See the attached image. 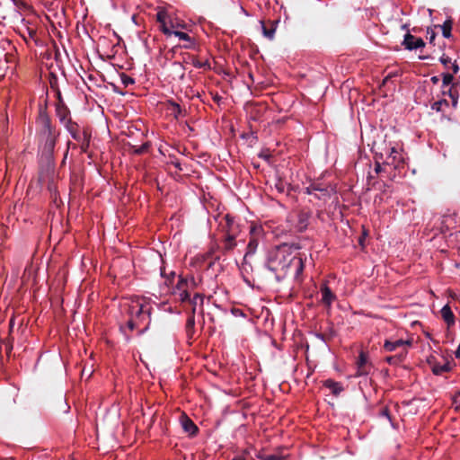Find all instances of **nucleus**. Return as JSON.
Wrapping results in <instances>:
<instances>
[{
    "label": "nucleus",
    "instance_id": "obj_6",
    "mask_svg": "<svg viewBox=\"0 0 460 460\" xmlns=\"http://www.w3.org/2000/svg\"><path fill=\"white\" fill-rule=\"evenodd\" d=\"M311 190H314V196L318 199L326 200L335 193V189L332 186H325L319 182L311 183Z\"/></svg>",
    "mask_w": 460,
    "mask_h": 460
},
{
    "label": "nucleus",
    "instance_id": "obj_4",
    "mask_svg": "<svg viewBox=\"0 0 460 460\" xmlns=\"http://www.w3.org/2000/svg\"><path fill=\"white\" fill-rule=\"evenodd\" d=\"M151 309L149 303L138 297L132 299L128 305V314L129 317L138 322L139 325L145 321H148L145 328L139 332V334L144 333L149 327Z\"/></svg>",
    "mask_w": 460,
    "mask_h": 460
},
{
    "label": "nucleus",
    "instance_id": "obj_54",
    "mask_svg": "<svg viewBox=\"0 0 460 460\" xmlns=\"http://www.w3.org/2000/svg\"><path fill=\"white\" fill-rule=\"evenodd\" d=\"M276 187L278 188V190L279 191H284V187H283L282 183L277 184Z\"/></svg>",
    "mask_w": 460,
    "mask_h": 460
},
{
    "label": "nucleus",
    "instance_id": "obj_31",
    "mask_svg": "<svg viewBox=\"0 0 460 460\" xmlns=\"http://www.w3.org/2000/svg\"><path fill=\"white\" fill-rule=\"evenodd\" d=\"M448 106V102L446 100V99H442V100H439L438 102H435L431 108L432 110H435L437 111H442V106Z\"/></svg>",
    "mask_w": 460,
    "mask_h": 460
},
{
    "label": "nucleus",
    "instance_id": "obj_5",
    "mask_svg": "<svg viewBox=\"0 0 460 460\" xmlns=\"http://www.w3.org/2000/svg\"><path fill=\"white\" fill-rule=\"evenodd\" d=\"M198 300H199L200 305H203V296L201 294H195L192 299L189 301L192 305L191 313L189 315L186 323V333L189 339H192L194 332H195V311H196V305L198 303Z\"/></svg>",
    "mask_w": 460,
    "mask_h": 460
},
{
    "label": "nucleus",
    "instance_id": "obj_44",
    "mask_svg": "<svg viewBox=\"0 0 460 460\" xmlns=\"http://www.w3.org/2000/svg\"><path fill=\"white\" fill-rule=\"evenodd\" d=\"M451 68H452V71H453L454 74H456L459 71V66L456 64V62L452 64Z\"/></svg>",
    "mask_w": 460,
    "mask_h": 460
},
{
    "label": "nucleus",
    "instance_id": "obj_24",
    "mask_svg": "<svg viewBox=\"0 0 460 460\" xmlns=\"http://www.w3.org/2000/svg\"><path fill=\"white\" fill-rule=\"evenodd\" d=\"M452 24L453 22L450 19H448L445 21L444 23L440 26L443 37L447 39H449L451 37Z\"/></svg>",
    "mask_w": 460,
    "mask_h": 460
},
{
    "label": "nucleus",
    "instance_id": "obj_52",
    "mask_svg": "<svg viewBox=\"0 0 460 460\" xmlns=\"http://www.w3.org/2000/svg\"><path fill=\"white\" fill-rule=\"evenodd\" d=\"M430 80L433 84H438L439 81L438 76H432Z\"/></svg>",
    "mask_w": 460,
    "mask_h": 460
},
{
    "label": "nucleus",
    "instance_id": "obj_3",
    "mask_svg": "<svg viewBox=\"0 0 460 460\" xmlns=\"http://www.w3.org/2000/svg\"><path fill=\"white\" fill-rule=\"evenodd\" d=\"M40 121L42 125L41 136L44 140L41 147V154L48 162H50L53 160L54 148L58 134L51 126L50 119L47 114L41 112L40 114Z\"/></svg>",
    "mask_w": 460,
    "mask_h": 460
},
{
    "label": "nucleus",
    "instance_id": "obj_22",
    "mask_svg": "<svg viewBox=\"0 0 460 460\" xmlns=\"http://www.w3.org/2000/svg\"><path fill=\"white\" fill-rule=\"evenodd\" d=\"M258 245H259L258 239L255 238L254 236H252L247 244V252L244 255V259H246L247 256H249V255L254 254L257 250Z\"/></svg>",
    "mask_w": 460,
    "mask_h": 460
},
{
    "label": "nucleus",
    "instance_id": "obj_8",
    "mask_svg": "<svg viewBox=\"0 0 460 460\" xmlns=\"http://www.w3.org/2000/svg\"><path fill=\"white\" fill-rule=\"evenodd\" d=\"M412 344V341L411 340H396L394 341L386 340L384 344V349L387 352L395 351L397 349H400L401 350L407 349L411 347Z\"/></svg>",
    "mask_w": 460,
    "mask_h": 460
},
{
    "label": "nucleus",
    "instance_id": "obj_45",
    "mask_svg": "<svg viewBox=\"0 0 460 460\" xmlns=\"http://www.w3.org/2000/svg\"><path fill=\"white\" fill-rule=\"evenodd\" d=\"M375 172L376 173H379L382 172V166H381L380 163H378V162H376Z\"/></svg>",
    "mask_w": 460,
    "mask_h": 460
},
{
    "label": "nucleus",
    "instance_id": "obj_2",
    "mask_svg": "<svg viewBox=\"0 0 460 460\" xmlns=\"http://www.w3.org/2000/svg\"><path fill=\"white\" fill-rule=\"evenodd\" d=\"M219 227L223 234L220 249L224 254H226L232 252L237 245L236 237L240 232L239 225L233 217L226 214L219 222Z\"/></svg>",
    "mask_w": 460,
    "mask_h": 460
},
{
    "label": "nucleus",
    "instance_id": "obj_41",
    "mask_svg": "<svg viewBox=\"0 0 460 460\" xmlns=\"http://www.w3.org/2000/svg\"><path fill=\"white\" fill-rule=\"evenodd\" d=\"M259 157H261V158H262L264 160L269 161L270 159L271 155L267 151H261L259 154Z\"/></svg>",
    "mask_w": 460,
    "mask_h": 460
},
{
    "label": "nucleus",
    "instance_id": "obj_43",
    "mask_svg": "<svg viewBox=\"0 0 460 460\" xmlns=\"http://www.w3.org/2000/svg\"><path fill=\"white\" fill-rule=\"evenodd\" d=\"M453 404L455 405L456 410L459 411V409H460V402L458 401L457 396H454V398H453Z\"/></svg>",
    "mask_w": 460,
    "mask_h": 460
},
{
    "label": "nucleus",
    "instance_id": "obj_53",
    "mask_svg": "<svg viewBox=\"0 0 460 460\" xmlns=\"http://www.w3.org/2000/svg\"><path fill=\"white\" fill-rule=\"evenodd\" d=\"M456 358H460V343H459V346L456 351Z\"/></svg>",
    "mask_w": 460,
    "mask_h": 460
},
{
    "label": "nucleus",
    "instance_id": "obj_56",
    "mask_svg": "<svg viewBox=\"0 0 460 460\" xmlns=\"http://www.w3.org/2000/svg\"><path fill=\"white\" fill-rule=\"evenodd\" d=\"M220 100H221V96H219L217 94L214 97V101L217 102H219Z\"/></svg>",
    "mask_w": 460,
    "mask_h": 460
},
{
    "label": "nucleus",
    "instance_id": "obj_37",
    "mask_svg": "<svg viewBox=\"0 0 460 460\" xmlns=\"http://www.w3.org/2000/svg\"><path fill=\"white\" fill-rule=\"evenodd\" d=\"M179 298L181 302H189L190 301V294L189 291H184L179 293Z\"/></svg>",
    "mask_w": 460,
    "mask_h": 460
},
{
    "label": "nucleus",
    "instance_id": "obj_39",
    "mask_svg": "<svg viewBox=\"0 0 460 460\" xmlns=\"http://www.w3.org/2000/svg\"><path fill=\"white\" fill-rule=\"evenodd\" d=\"M427 33L429 34V43H433L436 39V32L432 29L429 28Z\"/></svg>",
    "mask_w": 460,
    "mask_h": 460
},
{
    "label": "nucleus",
    "instance_id": "obj_50",
    "mask_svg": "<svg viewBox=\"0 0 460 460\" xmlns=\"http://www.w3.org/2000/svg\"><path fill=\"white\" fill-rule=\"evenodd\" d=\"M175 276V272L172 271L168 276V280L171 282Z\"/></svg>",
    "mask_w": 460,
    "mask_h": 460
},
{
    "label": "nucleus",
    "instance_id": "obj_61",
    "mask_svg": "<svg viewBox=\"0 0 460 460\" xmlns=\"http://www.w3.org/2000/svg\"><path fill=\"white\" fill-rule=\"evenodd\" d=\"M402 28L403 30H407V31H408V28H407V25H406V24L402 25Z\"/></svg>",
    "mask_w": 460,
    "mask_h": 460
},
{
    "label": "nucleus",
    "instance_id": "obj_57",
    "mask_svg": "<svg viewBox=\"0 0 460 460\" xmlns=\"http://www.w3.org/2000/svg\"><path fill=\"white\" fill-rule=\"evenodd\" d=\"M68 409H69V406L65 402V403H64V409H63V411H64V412H66V411H68Z\"/></svg>",
    "mask_w": 460,
    "mask_h": 460
},
{
    "label": "nucleus",
    "instance_id": "obj_15",
    "mask_svg": "<svg viewBox=\"0 0 460 460\" xmlns=\"http://www.w3.org/2000/svg\"><path fill=\"white\" fill-rule=\"evenodd\" d=\"M321 293L322 303L327 306H330L332 303L335 300L336 296L332 293L331 288L325 283L321 287Z\"/></svg>",
    "mask_w": 460,
    "mask_h": 460
},
{
    "label": "nucleus",
    "instance_id": "obj_34",
    "mask_svg": "<svg viewBox=\"0 0 460 460\" xmlns=\"http://www.w3.org/2000/svg\"><path fill=\"white\" fill-rule=\"evenodd\" d=\"M137 327H139V323L129 317L128 320L127 321V328L129 331H133Z\"/></svg>",
    "mask_w": 460,
    "mask_h": 460
},
{
    "label": "nucleus",
    "instance_id": "obj_47",
    "mask_svg": "<svg viewBox=\"0 0 460 460\" xmlns=\"http://www.w3.org/2000/svg\"><path fill=\"white\" fill-rule=\"evenodd\" d=\"M193 65L196 67H202L204 66V64L199 62V60L193 61Z\"/></svg>",
    "mask_w": 460,
    "mask_h": 460
},
{
    "label": "nucleus",
    "instance_id": "obj_23",
    "mask_svg": "<svg viewBox=\"0 0 460 460\" xmlns=\"http://www.w3.org/2000/svg\"><path fill=\"white\" fill-rule=\"evenodd\" d=\"M398 155V152L394 147L391 148L390 155L387 156L386 160L385 161V164L388 165H394V168L398 167L400 160L396 161V155Z\"/></svg>",
    "mask_w": 460,
    "mask_h": 460
},
{
    "label": "nucleus",
    "instance_id": "obj_40",
    "mask_svg": "<svg viewBox=\"0 0 460 460\" xmlns=\"http://www.w3.org/2000/svg\"><path fill=\"white\" fill-rule=\"evenodd\" d=\"M439 60L445 66L451 63V58L445 55H443Z\"/></svg>",
    "mask_w": 460,
    "mask_h": 460
},
{
    "label": "nucleus",
    "instance_id": "obj_18",
    "mask_svg": "<svg viewBox=\"0 0 460 460\" xmlns=\"http://www.w3.org/2000/svg\"><path fill=\"white\" fill-rule=\"evenodd\" d=\"M407 353H408L407 349L400 350L397 354H395L394 356L386 357L385 361L389 365H393V366L399 365L404 360Z\"/></svg>",
    "mask_w": 460,
    "mask_h": 460
},
{
    "label": "nucleus",
    "instance_id": "obj_26",
    "mask_svg": "<svg viewBox=\"0 0 460 460\" xmlns=\"http://www.w3.org/2000/svg\"><path fill=\"white\" fill-rule=\"evenodd\" d=\"M175 288L177 291H179V293L184 292V291H189L188 284L185 280V278H183L182 276L179 277V280L177 282Z\"/></svg>",
    "mask_w": 460,
    "mask_h": 460
},
{
    "label": "nucleus",
    "instance_id": "obj_14",
    "mask_svg": "<svg viewBox=\"0 0 460 460\" xmlns=\"http://www.w3.org/2000/svg\"><path fill=\"white\" fill-rule=\"evenodd\" d=\"M261 23L263 35L269 40H273L279 21H269L268 22L261 21Z\"/></svg>",
    "mask_w": 460,
    "mask_h": 460
},
{
    "label": "nucleus",
    "instance_id": "obj_58",
    "mask_svg": "<svg viewBox=\"0 0 460 460\" xmlns=\"http://www.w3.org/2000/svg\"><path fill=\"white\" fill-rule=\"evenodd\" d=\"M180 26H181V25H180V24H178V23H177V24H174L173 22H171V27H172V29H174V28H176V27H180Z\"/></svg>",
    "mask_w": 460,
    "mask_h": 460
},
{
    "label": "nucleus",
    "instance_id": "obj_12",
    "mask_svg": "<svg viewBox=\"0 0 460 460\" xmlns=\"http://www.w3.org/2000/svg\"><path fill=\"white\" fill-rule=\"evenodd\" d=\"M180 420L185 432L189 433L192 437L198 433L199 429L197 425L185 413L181 414Z\"/></svg>",
    "mask_w": 460,
    "mask_h": 460
},
{
    "label": "nucleus",
    "instance_id": "obj_20",
    "mask_svg": "<svg viewBox=\"0 0 460 460\" xmlns=\"http://www.w3.org/2000/svg\"><path fill=\"white\" fill-rule=\"evenodd\" d=\"M90 138L91 134L84 130L83 133H81V139L76 140L80 144V148L83 153H86L88 151L90 146Z\"/></svg>",
    "mask_w": 460,
    "mask_h": 460
},
{
    "label": "nucleus",
    "instance_id": "obj_1",
    "mask_svg": "<svg viewBox=\"0 0 460 460\" xmlns=\"http://www.w3.org/2000/svg\"><path fill=\"white\" fill-rule=\"evenodd\" d=\"M301 249L298 243H283L269 252L266 267L275 273L278 281L288 275L293 274L297 279L304 270V261L300 254L293 253V250Z\"/></svg>",
    "mask_w": 460,
    "mask_h": 460
},
{
    "label": "nucleus",
    "instance_id": "obj_9",
    "mask_svg": "<svg viewBox=\"0 0 460 460\" xmlns=\"http://www.w3.org/2000/svg\"><path fill=\"white\" fill-rule=\"evenodd\" d=\"M311 216H312V213L310 210H305V209L299 210L296 215V223L295 225V228L298 232L305 231L308 226L309 219H310Z\"/></svg>",
    "mask_w": 460,
    "mask_h": 460
},
{
    "label": "nucleus",
    "instance_id": "obj_7",
    "mask_svg": "<svg viewBox=\"0 0 460 460\" xmlns=\"http://www.w3.org/2000/svg\"><path fill=\"white\" fill-rule=\"evenodd\" d=\"M356 365L357 376L368 375L372 367L371 363L368 362L367 354L364 351H360Z\"/></svg>",
    "mask_w": 460,
    "mask_h": 460
},
{
    "label": "nucleus",
    "instance_id": "obj_10",
    "mask_svg": "<svg viewBox=\"0 0 460 460\" xmlns=\"http://www.w3.org/2000/svg\"><path fill=\"white\" fill-rule=\"evenodd\" d=\"M402 45L406 49L412 50L419 48H423L425 46V42L421 38H416L415 36L407 32L404 36Z\"/></svg>",
    "mask_w": 460,
    "mask_h": 460
},
{
    "label": "nucleus",
    "instance_id": "obj_35",
    "mask_svg": "<svg viewBox=\"0 0 460 460\" xmlns=\"http://www.w3.org/2000/svg\"><path fill=\"white\" fill-rule=\"evenodd\" d=\"M185 280H186V282H187V284H188V289H189V291H190V290H192V289H194V288H197V286H198V282L196 281V279H194V277H192V276H191L190 279L185 278Z\"/></svg>",
    "mask_w": 460,
    "mask_h": 460
},
{
    "label": "nucleus",
    "instance_id": "obj_17",
    "mask_svg": "<svg viewBox=\"0 0 460 460\" xmlns=\"http://www.w3.org/2000/svg\"><path fill=\"white\" fill-rule=\"evenodd\" d=\"M64 126L67 129V131L71 134L72 137L75 140H80L81 139V133L79 132V126L77 123L74 122L72 119L67 120Z\"/></svg>",
    "mask_w": 460,
    "mask_h": 460
},
{
    "label": "nucleus",
    "instance_id": "obj_59",
    "mask_svg": "<svg viewBox=\"0 0 460 460\" xmlns=\"http://www.w3.org/2000/svg\"><path fill=\"white\" fill-rule=\"evenodd\" d=\"M161 275L163 277H165V272H164V269L161 268Z\"/></svg>",
    "mask_w": 460,
    "mask_h": 460
},
{
    "label": "nucleus",
    "instance_id": "obj_46",
    "mask_svg": "<svg viewBox=\"0 0 460 460\" xmlns=\"http://www.w3.org/2000/svg\"><path fill=\"white\" fill-rule=\"evenodd\" d=\"M392 78V75H387L384 79H383V82H382V85H385Z\"/></svg>",
    "mask_w": 460,
    "mask_h": 460
},
{
    "label": "nucleus",
    "instance_id": "obj_32",
    "mask_svg": "<svg viewBox=\"0 0 460 460\" xmlns=\"http://www.w3.org/2000/svg\"><path fill=\"white\" fill-rule=\"evenodd\" d=\"M172 66L174 67L176 73L179 75L180 78L182 79L185 75L183 66L180 62H174Z\"/></svg>",
    "mask_w": 460,
    "mask_h": 460
},
{
    "label": "nucleus",
    "instance_id": "obj_42",
    "mask_svg": "<svg viewBox=\"0 0 460 460\" xmlns=\"http://www.w3.org/2000/svg\"><path fill=\"white\" fill-rule=\"evenodd\" d=\"M380 414H381L382 416H385V417L388 418L389 420L391 419L390 411H389V409H388L387 407H384V408L381 410Z\"/></svg>",
    "mask_w": 460,
    "mask_h": 460
},
{
    "label": "nucleus",
    "instance_id": "obj_13",
    "mask_svg": "<svg viewBox=\"0 0 460 460\" xmlns=\"http://www.w3.org/2000/svg\"><path fill=\"white\" fill-rule=\"evenodd\" d=\"M428 363L431 367L433 374L437 376L442 375L445 372H449L451 369L447 362L443 364L438 363L434 357L429 358Z\"/></svg>",
    "mask_w": 460,
    "mask_h": 460
},
{
    "label": "nucleus",
    "instance_id": "obj_55",
    "mask_svg": "<svg viewBox=\"0 0 460 460\" xmlns=\"http://www.w3.org/2000/svg\"><path fill=\"white\" fill-rule=\"evenodd\" d=\"M232 460H246L243 456H234Z\"/></svg>",
    "mask_w": 460,
    "mask_h": 460
},
{
    "label": "nucleus",
    "instance_id": "obj_30",
    "mask_svg": "<svg viewBox=\"0 0 460 460\" xmlns=\"http://www.w3.org/2000/svg\"><path fill=\"white\" fill-rule=\"evenodd\" d=\"M119 76L124 87H128V85L135 84V80L125 73H121Z\"/></svg>",
    "mask_w": 460,
    "mask_h": 460
},
{
    "label": "nucleus",
    "instance_id": "obj_48",
    "mask_svg": "<svg viewBox=\"0 0 460 460\" xmlns=\"http://www.w3.org/2000/svg\"><path fill=\"white\" fill-rule=\"evenodd\" d=\"M172 164L179 170V171H182V168L181 167V164L179 163V161H175V162H172Z\"/></svg>",
    "mask_w": 460,
    "mask_h": 460
},
{
    "label": "nucleus",
    "instance_id": "obj_63",
    "mask_svg": "<svg viewBox=\"0 0 460 460\" xmlns=\"http://www.w3.org/2000/svg\"><path fill=\"white\" fill-rule=\"evenodd\" d=\"M455 396H457V398H458L460 396V391L457 392V394Z\"/></svg>",
    "mask_w": 460,
    "mask_h": 460
},
{
    "label": "nucleus",
    "instance_id": "obj_11",
    "mask_svg": "<svg viewBox=\"0 0 460 460\" xmlns=\"http://www.w3.org/2000/svg\"><path fill=\"white\" fill-rule=\"evenodd\" d=\"M58 96L59 102L56 107V113H57V116L59 119L60 122L62 124H65L67 120H71V118L69 117L70 111H69L68 108L65 105V103L63 102V101L61 99V93L59 91L58 92Z\"/></svg>",
    "mask_w": 460,
    "mask_h": 460
},
{
    "label": "nucleus",
    "instance_id": "obj_51",
    "mask_svg": "<svg viewBox=\"0 0 460 460\" xmlns=\"http://www.w3.org/2000/svg\"><path fill=\"white\" fill-rule=\"evenodd\" d=\"M57 81V77L52 75V79L50 80L51 87H54L55 82Z\"/></svg>",
    "mask_w": 460,
    "mask_h": 460
},
{
    "label": "nucleus",
    "instance_id": "obj_60",
    "mask_svg": "<svg viewBox=\"0 0 460 460\" xmlns=\"http://www.w3.org/2000/svg\"><path fill=\"white\" fill-rule=\"evenodd\" d=\"M11 350H12V347H10V348H8V347H7V348H6V352H7V353H9Z\"/></svg>",
    "mask_w": 460,
    "mask_h": 460
},
{
    "label": "nucleus",
    "instance_id": "obj_38",
    "mask_svg": "<svg viewBox=\"0 0 460 460\" xmlns=\"http://www.w3.org/2000/svg\"><path fill=\"white\" fill-rule=\"evenodd\" d=\"M160 25H161V31H163L164 34L168 35V36L172 34L173 31H172L170 28L167 27L165 22L164 23H160Z\"/></svg>",
    "mask_w": 460,
    "mask_h": 460
},
{
    "label": "nucleus",
    "instance_id": "obj_25",
    "mask_svg": "<svg viewBox=\"0 0 460 460\" xmlns=\"http://www.w3.org/2000/svg\"><path fill=\"white\" fill-rule=\"evenodd\" d=\"M150 145L148 143H144L139 146H133L131 147L132 153L135 155H143L148 151Z\"/></svg>",
    "mask_w": 460,
    "mask_h": 460
},
{
    "label": "nucleus",
    "instance_id": "obj_64",
    "mask_svg": "<svg viewBox=\"0 0 460 460\" xmlns=\"http://www.w3.org/2000/svg\"><path fill=\"white\" fill-rule=\"evenodd\" d=\"M420 59H425V58H426V57H424V56H420Z\"/></svg>",
    "mask_w": 460,
    "mask_h": 460
},
{
    "label": "nucleus",
    "instance_id": "obj_29",
    "mask_svg": "<svg viewBox=\"0 0 460 460\" xmlns=\"http://www.w3.org/2000/svg\"><path fill=\"white\" fill-rule=\"evenodd\" d=\"M258 458L261 460H282L283 457L276 454H260Z\"/></svg>",
    "mask_w": 460,
    "mask_h": 460
},
{
    "label": "nucleus",
    "instance_id": "obj_16",
    "mask_svg": "<svg viewBox=\"0 0 460 460\" xmlns=\"http://www.w3.org/2000/svg\"><path fill=\"white\" fill-rule=\"evenodd\" d=\"M440 313L441 317L446 322L448 328L455 324V315L451 310V307L448 305H444Z\"/></svg>",
    "mask_w": 460,
    "mask_h": 460
},
{
    "label": "nucleus",
    "instance_id": "obj_62",
    "mask_svg": "<svg viewBox=\"0 0 460 460\" xmlns=\"http://www.w3.org/2000/svg\"><path fill=\"white\" fill-rule=\"evenodd\" d=\"M389 75H392V77H394V76L397 75V73L396 72L395 73H390Z\"/></svg>",
    "mask_w": 460,
    "mask_h": 460
},
{
    "label": "nucleus",
    "instance_id": "obj_19",
    "mask_svg": "<svg viewBox=\"0 0 460 460\" xmlns=\"http://www.w3.org/2000/svg\"><path fill=\"white\" fill-rule=\"evenodd\" d=\"M323 385L329 388L335 396H338L343 391L342 385L332 379L325 380Z\"/></svg>",
    "mask_w": 460,
    "mask_h": 460
},
{
    "label": "nucleus",
    "instance_id": "obj_49",
    "mask_svg": "<svg viewBox=\"0 0 460 460\" xmlns=\"http://www.w3.org/2000/svg\"><path fill=\"white\" fill-rule=\"evenodd\" d=\"M305 192H306L307 194H310V195H312V194H314V190H311V184H310V185L305 189Z\"/></svg>",
    "mask_w": 460,
    "mask_h": 460
},
{
    "label": "nucleus",
    "instance_id": "obj_28",
    "mask_svg": "<svg viewBox=\"0 0 460 460\" xmlns=\"http://www.w3.org/2000/svg\"><path fill=\"white\" fill-rule=\"evenodd\" d=\"M172 34L175 35L176 37H178L181 40L188 41L190 43V45H191L193 43L192 39L186 32H182L180 31H173Z\"/></svg>",
    "mask_w": 460,
    "mask_h": 460
},
{
    "label": "nucleus",
    "instance_id": "obj_36",
    "mask_svg": "<svg viewBox=\"0 0 460 460\" xmlns=\"http://www.w3.org/2000/svg\"><path fill=\"white\" fill-rule=\"evenodd\" d=\"M166 17H167V13L165 11H159L157 13H156V21L159 22V23H164L166 20Z\"/></svg>",
    "mask_w": 460,
    "mask_h": 460
},
{
    "label": "nucleus",
    "instance_id": "obj_27",
    "mask_svg": "<svg viewBox=\"0 0 460 460\" xmlns=\"http://www.w3.org/2000/svg\"><path fill=\"white\" fill-rule=\"evenodd\" d=\"M443 94H447L452 99V105L454 108L457 106L458 93L450 88L447 92H443Z\"/></svg>",
    "mask_w": 460,
    "mask_h": 460
},
{
    "label": "nucleus",
    "instance_id": "obj_33",
    "mask_svg": "<svg viewBox=\"0 0 460 460\" xmlns=\"http://www.w3.org/2000/svg\"><path fill=\"white\" fill-rule=\"evenodd\" d=\"M442 77H443V79H442V84H443V86H447V85H449L450 84H452L453 79H454L453 75L448 74V73L443 74V75H442Z\"/></svg>",
    "mask_w": 460,
    "mask_h": 460
},
{
    "label": "nucleus",
    "instance_id": "obj_21",
    "mask_svg": "<svg viewBox=\"0 0 460 460\" xmlns=\"http://www.w3.org/2000/svg\"><path fill=\"white\" fill-rule=\"evenodd\" d=\"M169 106L172 108V111L173 116L178 119L180 117H184L186 115V110L182 109L180 104L175 102L172 100L168 101Z\"/></svg>",
    "mask_w": 460,
    "mask_h": 460
}]
</instances>
